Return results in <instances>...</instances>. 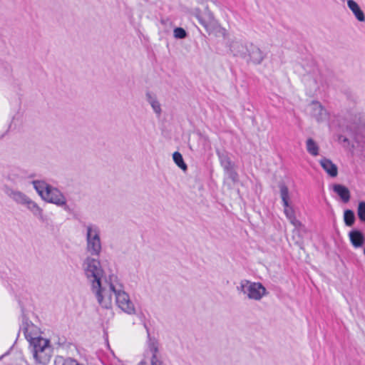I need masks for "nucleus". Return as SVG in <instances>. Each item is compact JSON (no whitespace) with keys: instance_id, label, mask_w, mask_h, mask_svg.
I'll use <instances>...</instances> for the list:
<instances>
[{"instance_id":"obj_1","label":"nucleus","mask_w":365,"mask_h":365,"mask_svg":"<svg viewBox=\"0 0 365 365\" xmlns=\"http://www.w3.org/2000/svg\"><path fill=\"white\" fill-rule=\"evenodd\" d=\"M120 288V282L115 275H110L103 281L91 286V291L94 294L98 303L105 309L112 307L113 294L115 296L118 289Z\"/></svg>"},{"instance_id":"obj_2","label":"nucleus","mask_w":365,"mask_h":365,"mask_svg":"<svg viewBox=\"0 0 365 365\" xmlns=\"http://www.w3.org/2000/svg\"><path fill=\"white\" fill-rule=\"evenodd\" d=\"M30 350L35 363L39 365H47L51 357L52 349L49 341L43 337L29 338Z\"/></svg>"},{"instance_id":"obj_3","label":"nucleus","mask_w":365,"mask_h":365,"mask_svg":"<svg viewBox=\"0 0 365 365\" xmlns=\"http://www.w3.org/2000/svg\"><path fill=\"white\" fill-rule=\"evenodd\" d=\"M97 257L87 256L82 263V268L86 279L93 286L102 280L104 270Z\"/></svg>"},{"instance_id":"obj_4","label":"nucleus","mask_w":365,"mask_h":365,"mask_svg":"<svg viewBox=\"0 0 365 365\" xmlns=\"http://www.w3.org/2000/svg\"><path fill=\"white\" fill-rule=\"evenodd\" d=\"M86 230V252L89 256L99 257L102 251L100 230L94 225H88Z\"/></svg>"},{"instance_id":"obj_5","label":"nucleus","mask_w":365,"mask_h":365,"mask_svg":"<svg viewBox=\"0 0 365 365\" xmlns=\"http://www.w3.org/2000/svg\"><path fill=\"white\" fill-rule=\"evenodd\" d=\"M237 290L246 295L249 299L259 301L268 293L266 288L260 282H252L243 279L240 282Z\"/></svg>"},{"instance_id":"obj_6","label":"nucleus","mask_w":365,"mask_h":365,"mask_svg":"<svg viewBox=\"0 0 365 365\" xmlns=\"http://www.w3.org/2000/svg\"><path fill=\"white\" fill-rule=\"evenodd\" d=\"M195 16L199 23L210 33L218 27L217 21L215 20L212 13L208 9L207 6L203 11L200 9H195Z\"/></svg>"},{"instance_id":"obj_7","label":"nucleus","mask_w":365,"mask_h":365,"mask_svg":"<svg viewBox=\"0 0 365 365\" xmlns=\"http://www.w3.org/2000/svg\"><path fill=\"white\" fill-rule=\"evenodd\" d=\"M115 302L117 306L125 313L129 315L135 314L136 310L134 304L130 300L128 293L123 289V286L120 283V288L118 289L115 295Z\"/></svg>"},{"instance_id":"obj_8","label":"nucleus","mask_w":365,"mask_h":365,"mask_svg":"<svg viewBox=\"0 0 365 365\" xmlns=\"http://www.w3.org/2000/svg\"><path fill=\"white\" fill-rule=\"evenodd\" d=\"M2 190L5 195L16 205L24 206L29 197L22 191L15 189L8 185H4Z\"/></svg>"},{"instance_id":"obj_9","label":"nucleus","mask_w":365,"mask_h":365,"mask_svg":"<svg viewBox=\"0 0 365 365\" xmlns=\"http://www.w3.org/2000/svg\"><path fill=\"white\" fill-rule=\"evenodd\" d=\"M43 200L58 206H64L66 205V199L63 194L58 189L53 186H51L46 191Z\"/></svg>"},{"instance_id":"obj_10","label":"nucleus","mask_w":365,"mask_h":365,"mask_svg":"<svg viewBox=\"0 0 365 365\" xmlns=\"http://www.w3.org/2000/svg\"><path fill=\"white\" fill-rule=\"evenodd\" d=\"M308 109L310 115L319 123L326 120L328 118L327 110L319 101H312L308 105Z\"/></svg>"},{"instance_id":"obj_11","label":"nucleus","mask_w":365,"mask_h":365,"mask_svg":"<svg viewBox=\"0 0 365 365\" xmlns=\"http://www.w3.org/2000/svg\"><path fill=\"white\" fill-rule=\"evenodd\" d=\"M247 53H248L250 61L255 64L261 63L265 57L261 49L252 43L249 45Z\"/></svg>"},{"instance_id":"obj_12","label":"nucleus","mask_w":365,"mask_h":365,"mask_svg":"<svg viewBox=\"0 0 365 365\" xmlns=\"http://www.w3.org/2000/svg\"><path fill=\"white\" fill-rule=\"evenodd\" d=\"M230 50L234 56L245 57L249 46L244 44L238 40H232L230 45Z\"/></svg>"},{"instance_id":"obj_13","label":"nucleus","mask_w":365,"mask_h":365,"mask_svg":"<svg viewBox=\"0 0 365 365\" xmlns=\"http://www.w3.org/2000/svg\"><path fill=\"white\" fill-rule=\"evenodd\" d=\"M349 237L352 246L354 248L363 247L365 242L364 234L358 230H353L349 233Z\"/></svg>"},{"instance_id":"obj_14","label":"nucleus","mask_w":365,"mask_h":365,"mask_svg":"<svg viewBox=\"0 0 365 365\" xmlns=\"http://www.w3.org/2000/svg\"><path fill=\"white\" fill-rule=\"evenodd\" d=\"M24 206L26 207L34 215V216L37 217L38 220L41 221L44 220L43 209L30 197H29Z\"/></svg>"},{"instance_id":"obj_15","label":"nucleus","mask_w":365,"mask_h":365,"mask_svg":"<svg viewBox=\"0 0 365 365\" xmlns=\"http://www.w3.org/2000/svg\"><path fill=\"white\" fill-rule=\"evenodd\" d=\"M319 163L330 177L335 178L337 176L338 168L331 160L324 158L320 160Z\"/></svg>"},{"instance_id":"obj_16","label":"nucleus","mask_w":365,"mask_h":365,"mask_svg":"<svg viewBox=\"0 0 365 365\" xmlns=\"http://www.w3.org/2000/svg\"><path fill=\"white\" fill-rule=\"evenodd\" d=\"M347 6L351 11L356 19L360 21H365V15L364 11L361 9L359 4L354 0H348Z\"/></svg>"},{"instance_id":"obj_17","label":"nucleus","mask_w":365,"mask_h":365,"mask_svg":"<svg viewBox=\"0 0 365 365\" xmlns=\"http://www.w3.org/2000/svg\"><path fill=\"white\" fill-rule=\"evenodd\" d=\"M284 212L287 218L289 220L290 223L295 228H299L302 226V222L296 218L295 212L293 207L289 204H288L287 206H284Z\"/></svg>"},{"instance_id":"obj_18","label":"nucleus","mask_w":365,"mask_h":365,"mask_svg":"<svg viewBox=\"0 0 365 365\" xmlns=\"http://www.w3.org/2000/svg\"><path fill=\"white\" fill-rule=\"evenodd\" d=\"M333 190L336 192L344 202H348L350 200V191L344 185L335 184L333 185Z\"/></svg>"},{"instance_id":"obj_19","label":"nucleus","mask_w":365,"mask_h":365,"mask_svg":"<svg viewBox=\"0 0 365 365\" xmlns=\"http://www.w3.org/2000/svg\"><path fill=\"white\" fill-rule=\"evenodd\" d=\"M32 184L34 185V188L42 199H43L46 191L51 186V185L46 183L45 181L43 180H34L32 182Z\"/></svg>"},{"instance_id":"obj_20","label":"nucleus","mask_w":365,"mask_h":365,"mask_svg":"<svg viewBox=\"0 0 365 365\" xmlns=\"http://www.w3.org/2000/svg\"><path fill=\"white\" fill-rule=\"evenodd\" d=\"M146 100L151 106L153 111L158 115H160L161 114V106L159 101H158L156 96L149 92L145 94Z\"/></svg>"},{"instance_id":"obj_21","label":"nucleus","mask_w":365,"mask_h":365,"mask_svg":"<svg viewBox=\"0 0 365 365\" xmlns=\"http://www.w3.org/2000/svg\"><path fill=\"white\" fill-rule=\"evenodd\" d=\"M307 152L313 156L319 155V148L312 138H308L306 142Z\"/></svg>"},{"instance_id":"obj_22","label":"nucleus","mask_w":365,"mask_h":365,"mask_svg":"<svg viewBox=\"0 0 365 365\" xmlns=\"http://www.w3.org/2000/svg\"><path fill=\"white\" fill-rule=\"evenodd\" d=\"M148 346L149 351L151 354L159 353V344L158 341L155 338H152L150 336L149 331H148Z\"/></svg>"},{"instance_id":"obj_23","label":"nucleus","mask_w":365,"mask_h":365,"mask_svg":"<svg viewBox=\"0 0 365 365\" xmlns=\"http://www.w3.org/2000/svg\"><path fill=\"white\" fill-rule=\"evenodd\" d=\"M36 330V327H34L33 324H28L24 329V333L25 335L26 339L27 341L30 343V337L31 338H41V336L38 335L37 332L34 333V331Z\"/></svg>"},{"instance_id":"obj_24","label":"nucleus","mask_w":365,"mask_h":365,"mask_svg":"<svg viewBox=\"0 0 365 365\" xmlns=\"http://www.w3.org/2000/svg\"><path fill=\"white\" fill-rule=\"evenodd\" d=\"M279 189H280V197L282 198L283 205L287 206V205L289 204V190H288L287 187L284 184H281L279 185Z\"/></svg>"},{"instance_id":"obj_25","label":"nucleus","mask_w":365,"mask_h":365,"mask_svg":"<svg viewBox=\"0 0 365 365\" xmlns=\"http://www.w3.org/2000/svg\"><path fill=\"white\" fill-rule=\"evenodd\" d=\"M173 158L175 163L181 168L183 171L187 170V167L185 163L182 155L179 152H175L173 155Z\"/></svg>"},{"instance_id":"obj_26","label":"nucleus","mask_w":365,"mask_h":365,"mask_svg":"<svg viewBox=\"0 0 365 365\" xmlns=\"http://www.w3.org/2000/svg\"><path fill=\"white\" fill-rule=\"evenodd\" d=\"M344 220L346 226H352L355 221L354 212L351 210H345L344 213Z\"/></svg>"},{"instance_id":"obj_27","label":"nucleus","mask_w":365,"mask_h":365,"mask_svg":"<svg viewBox=\"0 0 365 365\" xmlns=\"http://www.w3.org/2000/svg\"><path fill=\"white\" fill-rule=\"evenodd\" d=\"M220 160L221 165L223 167L224 170H230V168H232V162L230 158L226 155H220Z\"/></svg>"},{"instance_id":"obj_28","label":"nucleus","mask_w":365,"mask_h":365,"mask_svg":"<svg viewBox=\"0 0 365 365\" xmlns=\"http://www.w3.org/2000/svg\"><path fill=\"white\" fill-rule=\"evenodd\" d=\"M56 364H61V365H84L80 364L77 360L72 358L63 359L59 357L56 360Z\"/></svg>"},{"instance_id":"obj_29","label":"nucleus","mask_w":365,"mask_h":365,"mask_svg":"<svg viewBox=\"0 0 365 365\" xmlns=\"http://www.w3.org/2000/svg\"><path fill=\"white\" fill-rule=\"evenodd\" d=\"M357 215L361 222H365V202H359L357 207Z\"/></svg>"},{"instance_id":"obj_30","label":"nucleus","mask_w":365,"mask_h":365,"mask_svg":"<svg viewBox=\"0 0 365 365\" xmlns=\"http://www.w3.org/2000/svg\"><path fill=\"white\" fill-rule=\"evenodd\" d=\"M173 35L175 38L182 39L187 36V33L184 29L178 27L174 29Z\"/></svg>"},{"instance_id":"obj_31","label":"nucleus","mask_w":365,"mask_h":365,"mask_svg":"<svg viewBox=\"0 0 365 365\" xmlns=\"http://www.w3.org/2000/svg\"><path fill=\"white\" fill-rule=\"evenodd\" d=\"M151 365H163V361L160 359L159 353L152 354L150 359Z\"/></svg>"},{"instance_id":"obj_32","label":"nucleus","mask_w":365,"mask_h":365,"mask_svg":"<svg viewBox=\"0 0 365 365\" xmlns=\"http://www.w3.org/2000/svg\"><path fill=\"white\" fill-rule=\"evenodd\" d=\"M226 173L228 174L230 178L233 180L235 181L237 178V173L233 170V168H230V170H226Z\"/></svg>"},{"instance_id":"obj_33","label":"nucleus","mask_w":365,"mask_h":365,"mask_svg":"<svg viewBox=\"0 0 365 365\" xmlns=\"http://www.w3.org/2000/svg\"><path fill=\"white\" fill-rule=\"evenodd\" d=\"M362 127L360 126L359 125L354 123L353 125H349V129H350V130H354V133L357 134L358 133L360 132V129Z\"/></svg>"},{"instance_id":"obj_34","label":"nucleus","mask_w":365,"mask_h":365,"mask_svg":"<svg viewBox=\"0 0 365 365\" xmlns=\"http://www.w3.org/2000/svg\"><path fill=\"white\" fill-rule=\"evenodd\" d=\"M338 140L340 143H343L344 146H346V145H349V143L348 138H346L342 135H339Z\"/></svg>"},{"instance_id":"obj_35","label":"nucleus","mask_w":365,"mask_h":365,"mask_svg":"<svg viewBox=\"0 0 365 365\" xmlns=\"http://www.w3.org/2000/svg\"><path fill=\"white\" fill-rule=\"evenodd\" d=\"M7 179L12 182H16V180L19 179V177L16 174L11 173L8 175Z\"/></svg>"},{"instance_id":"obj_36","label":"nucleus","mask_w":365,"mask_h":365,"mask_svg":"<svg viewBox=\"0 0 365 365\" xmlns=\"http://www.w3.org/2000/svg\"><path fill=\"white\" fill-rule=\"evenodd\" d=\"M138 365H148V364L145 361H143Z\"/></svg>"},{"instance_id":"obj_37","label":"nucleus","mask_w":365,"mask_h":365,"mask_svg":"<svg viewBox=\"0 0 365 365\" xmlns=\"http://www.w3.org/2000/svg\"><path fill=\"white\" fill-rule=\"evenodd\" d=\"M145 328H146L147 331H148V329L147 328V326H145Z\"/></svg>"},{"instance_id":"obj_38","label":"nucleus","mask_w":365,"mask_h":365,"mask_svg":"<svg viewBox=\"0 0 365 365\" xmlns=\"http://www.w3.org/2000/svg\"><path fill=\"white\" fill-rule=\"evenodd\" d=\"M364 255H365V249L364 250Z\"/></svg>"}]
</instances>
